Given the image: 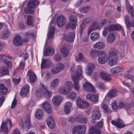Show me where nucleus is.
I'll use <instances>...</instances> for the list:
<instances>
[{
  "mask_svg": "<svg viewBox=\"0 0 134 134\" xmlns=\"http://www.w3.org/2000/svg\"><path fill=\"white\" fill-rule=\"evenodd\" d=\"M77 71H76V74L72 76V77L74 82V88L77 90H79V86L78 85L79 79L82 76V74L83 70L82 67L80 65H78L77 67Z\"/></svg>",
  "mask_w": 134,
  "mask_h": 134,
  "instance_id": "f257e3e1",
  "label": "nucleus"
},
{
  "mask_svg": "<svg viewBox=\"0 0 134 134\" xmlns=\"http://www.w3.org/2000/svg\"><path fill=\"white\" fill-rule=\"evenodd\" d=\"M40 2L37 0H30L27 3V6L25 9V12L27 14H32L35 12V8L37 7Z\"/></svg>",
  "mask_w": 134,
  "mask_h": 134,
  "instance_id": "f03ea898",
  "label": "nucleus"
},
{
  "mask_svg": "<svg viewBox=\"0 0 134 134\" xmlns=\"http://www.w3.org/2000/svg\"><path fill=\"white\" fill-rule=\"evenodd\" d=\"M127 10L131 14V17L132 18V21H129L130 17L128 15L125 16V21L126 26L128 29L131 26H134V11L133 8L130 5L127 7Z\"/></svg>",
  "mask_w": 134,
  "mask_h": 134,
  "instance_id": "7ed1b4c3",
  "label": "nucleus"
},
{
  "mask_svg": "<svg viewBox=\"0 0 134 134\" xmlns=\"http://www.w3.org/2000/svg\"><path fill=\"white\" fill-rule=\"evenodd\" d=\"M69 22L68 24L66 26L67 29H75L77 24V19L76 17L74 15H71L69 17Z\"/></svg>",
  "mask_w": 134,
  "mask_h": 134,
  "instance_id": "20e7f679",
  "label": "nucleus"
},
{
  "mask_svg": "<svg viewBox=\"0 0 134 134\" xmlns=\"http://www.w3.org/2000/svg\"><path fill=\"white\" fill-rule=\"evenodd\" d=\"M86 130V127L84 125H80L74 127L73 131V134H84Z\"/></svg>",
  "mask_w": 134,
  "mask_h": 134,
  "instance_id": "39448f33",
  "label": "nucleus"
},
{
  "mask_svg": "<svg viewBox=\"0 0 134 134\" xmlns=\"http://www.w3.org/2000/svg\"><path fill=\"white\" fill-rule=\"evenodd\" d=\"M31 124L30 117L29 116H26L22 122L20 124L21 126L24 129H29Z\"/></svg>",
  "mask_w": 134,
  "mask_h": 134,
  "instance_id": "423d86ee",
  "label": "nucleus"
},
{
  "mask_svg": "<svg viewBox=\"0 0 134 134\" xmlns=\"http://www.w3.org/2000/svg\"><path fill=\"white\" fill-rule=\"evenodd\" d=\"M66 19L63 15L58 16L56 20L57 26L60 27H62L66 24Z\"/></svg>",
  "mask_w": 134,
  "mask_h": 134,
  "instance_id": "0eeeda50",
  "label": "nucleus"
},
{
  "mask_svg": "<svg viewBox=\"0 0 134 134\" xmlns=\"http://www.w3.org/2000/svg\"><path fill=\"white\" fill-rule=\"evenodd\" d=\"M76 101L77 105L81 108H87L89 105V104L87 102L83 101L79 97H77Z\"/></svg>",
  "mask_w": 134,
  "mask_h": 134,
  "instance_id": "6e6552de",
  "label": "nucleus"
},
{
  "mask_svg": "<svg viewBox=\"0 0 134 134\" xmlns=\"http://www.w3.org/2000/svg\"><path fill=\"white\" fill-rule=\"evenodd\" d=\"M100 56L98 59L99 63L103 64L107 62L108 57L107 54L104 52H101L99 54Z\"/></svg>",
  "mask_w": 134,
  "mask_h": 134,
  "instance_id": "1a4fd4ad",
  "label": "nucleus"
},
{
  "mask_svg": "<svg viewBox=\"0 0 134 134\" xmlns=\"http://www.w3.org/2000/svg\"><path fill=\"white\" fill-rule=\"evenodd\" d=\"M83 89L86 91L92 92H94L95 91L94 87L90 83L85 82L83 84Z\"/></svg>",
  "mask_w": 134,
  "mask_h": 134,
  "instance_id": "9d476101",
  "label": "nucleus"
},
{
  "mask_svg": "<svg viewBox=\"0 0 134 134\" xmlns=\"http://www.w3.org/2000/svg\"><path fill=\"white\" fill-rule=\"evenodd\" d=\"M52 62L50 59H45L43 58L42 60L41 65V69H44L48 68L51 65Z\"/></svg>",
  "mask_w": 134,
  "mask_h": 134,
  "instance_id": "9b49d317",
  "label": "nucleus"
},
{
  "mask_svg": "<svg viewBox=\"0 0 134 134\" xmlns=\"http://www.w3.org/2000/svg\"><path fill=\"white\" fill-rule=\"evenodd\" d=\"M75 121L80 123H85L87 122V119L83 115L79 114L75 117Z\"/></svg>",
  "mask_w": 134,
  "mask_h": 134,
  "instance_id": "f8f14e48",
  "label": "nucleus"
},
{
  "mask_svg": "<svg viewBox=\"0 0 134 134\" xmlns=\"http://www.w3.org/2000/svg\"><path fill=\"white\" fill-rule=\"evenodd\" d=\"M95 66L93 63L88 64L86 67V73L88 76H90L92 73Z\"/></svg>",
  "mask_w": 134,
  "mask_h": 134,
  "instance_id": "ddd939ff",
  "label": "nucleus"
},
{
  "mask_svg": "<svg viewBox=\"0 0 134 134\" xmlns=\"http://www.w3.org/2000/svg\"><path fill=\"white\" fill-rule=\"evenodd\" d=\"M86 99L90 101L96 103H97L98 101L99 97L96 94H89L86 96Z\"/></svg>",
  "mask_w": 134,
  "mask_h": 134,
  "instance_id": "4468645a",
  "label": "nucleus"
},
{
  "mask_svg": "<svg viewBox=\"0 0 134 134\" xmlns=\"http://www.w3.org/2000/svg\"><path fill=\"white\" fill-rule=\"evenodd\" d=\"M30 87L27 84L24 86L20 92V95L23 97H24L27 95L29 91Z\"/></svg>",
  "mask_w": 134,
  "mask_h": 134,
  "instance_id": "2eb2a0df",
  "label": "nucleus"
},
{
  "mask_svg": "<svg viewBox=\"0 0 134 134\" xmlns=\"http://www.w3.org/2000/svg\"><path fill=\"white\" fill-rule=\"evenodd\" d=\"M60 51L64 57H67L69 52L68 46L67 44H64L61 47Z\"/></svg>",
  "mask_w": 134,
  "mask_h": 134,
  "instance_id": "dca6fc26",
  "label": "nucleus"
},
{
  "mask_svg": "<svg viewBox=\"0 0 134 134\" xmlns=\"http://www.w3.org/2000/svg\"><path fill=\"white\" fill-rule=\"evenodd\" d=\"M111 123L118 128H121L125 127V125L120 119H116L115 120H112Z\"/></svg>",
  "mask_w": 134,
  "mask_h": 134,
  "instance_id": "f3484780",
  "label": "nucleus"
},
{
  "mask_svg": "<svg viewBox=\"0 0 134 134\" xmlns=\"http://www.w3.org/2000/svg\"><path fill=\"white\" fill-rule=\"evenodd\" d=\"M42 107L48 113H51L52 111V109L51 104L48 102H45L43 103Z\"/></svg>",
  "mask_w": 134,
  "mask_h": 134,
  "instance_id": "a211bd4d",
  "label": "nucleus"
},
{
  "mask_svg": "<svg viewBox=\"0 0 134 134\" xmlns=\"http://www.w3.org/2000/svg\"><path fill=\"white\" fill-rule=\"evenodd\" d=\"M99 76L102 79L106 81H109L111 79V76L110 74L103 71L100 72Z\"/></svg>",
  "mask_w": 134,
  "mask_h": 134,
  "instance_id": "6ab92c4d",
  "label": "nucleus"
},
{
  "mask_svg": "<svg viewBox=\"0 0 134 134\" xmlns=\"http://www.w3.org/2000/svg\"><path fill=\"white\" fill-rule=\"evenodd\" d=\"M63 97L61 96H58L53 98L52 102L55 105H59L63 100Z\"/></svg>",
  "mask_w": 134,
  "mask_h": 134,
  "instance_id": "aec40b11",
  "label": "nucleus"
},
{
  "mask_svg": "<svg viewBox=\"0 0 134 134\" xmlns=\"http://www.w3.org/2000/svg\"><path fill=\"white\" fill-rule=\"evenodd\" d=\"M47 123L49 127L51 129L54 128L55 125L54 120L51 116L48 117Z\"/></svg>",
  "mask_w": 134,
  "mask_h": 134,
  "instance_id": "412c9836",
  "label": "nucleus"
},
{
  "mask_svg": "<svg viewBox=\"0 0 134 134\" xmlns=\"http://www.w3.org/2000/svg\"><path fill=\"white\" fill-rule=\"evenodd\" d=\"M92 117L93 120H99L100 118L101 114L100 111L98 110H95L92 112Z\"/></svg>",
  "mask_w": 134,
  "mask_h": 134,
  "instance_id": "4be33fe9",
  "label": "nucleus"
},
{
  "mask_svg": "<svg viewBox=\"0 0 134 134\" xmlns=\"http://www.w3.org/2000/svg\"><path fill=\"white\" fill-rule=\"evenodd\" d=\"M65 38L68 42H71L74 40L75 37V33L74 32L69 33L68 35H65Z\"/></svg>",
  "mask_w": 134,
  "mask_h": 134,
  "instance_id": "5701e85b",
  "label": "nucleus"
},
{
  "mask_svg": "<svg viewBox=\"0 0 134 134\" xmlns=\"http://www.w3.org/2000/svg\"><path fill=\"white\" fill-rule=\"evenodd\" d=\"M29 77V80L31 82H34L36 80V77L35 74L31 70H29L27 72Z\"/></svg>",
  "mask_w": 134,
  "mask_h": 134,
  "instance_id": "b1692460",
  "label": "nucleus"
},
{
  "mask_svg": "<svg viewBox=\"0 0 134 134\" xmlns=\"http://www.w3.org/2000/svg\"><path fill=\"white\" fill-rule=\"evenodd\" d=\"M117 91L114 89H111L108 92L107 96L108 99H110L116 96Z\"/></svg>",
  "mask_w": 134,
  "mask_h": 134,
  "instance_id": "393cba45",
  "label": "nucleus"
},
{
  "mask_svg": "<svg viewBox=\"0 0 134 134\" xmlns=\"http://www.w3.org/2000/svg\"><path fill=\"white\" fill-rule=\"evenodd\" d=\"M105 44L103 42H98L94 44L93 47L95 49H97L99 50L103 49L105 47Z\"/></svg>",
  "mask_w": 134,
  "mask_h": 134,
  "instance_id": "a878e982",
  "label": "nucleus"
},
{
  "mask_svg": "<svg viewBox=\"0 0 134 134\" xmlns=\"http://www.w3.org/2000/svg\"><path fill=\"white\" fill-rule=\"evenodd\" d=\"M54 52V51L51 46L47 48L44 52V54L45 56H51L53 55Z\"/></svg>",
  "mask_w": 134,
  "mask_h": 134,
  "instance_id": "bb28decb",
  "label": "nucleus"
},
{
  "mask_svg": "<svg viewBox=\"0 0 134 134\" xmlns=\"http://www.w3.org/2000/svg\"><path fill=\"white\" fill-rule=\"evenodd\" d=\"M72 105V104L70 102H68L65 103L64 110L65 113L69 114L70 113Z\"/></svg>",
  "mask_w": 134,
  "mask_h": 134,
  "instance_id": "cd10ccee",
  "label": "nucleus"
},
{
  "mask_svg": "<svg viewBox=\"0 0 134 134\" xmlns=\"http://www.w3.org/2000/svg\"><path fill=\"white\" fill-rule=\"evenodd\" d=\"M13 43L16 46L21 45L23 44V41H21L20 37H15L13 40Z\"/></svg>",
  "mask_w": 134,
  "mask_h": 134,
  "instance_id": "c85d7f7f",
  "label": "nucleus"
},
{
  "mask_svg": "<svg viewBox=\"0 0 134 134\" xmlns=\"http://www.w3.org/2000/svg\"><path fill=\"white\" fill-rule=\"evenodd\" d=\"M9 72V69L6 66H3L0 68V77L8 74Z\"/></svg>",
  "mask_w": 134,
  "mask_h": 134,
  "instance_id": "c756f323",
  "label": "nucleus"
},
{
  "mask_svg": "<svg viewBox=\"0 0 134 134\" xmlns=\"http://www.w3.org/2000/svg\"><path fill=\"white\" fill-rule=\"evenodd\" d=\"M0 132H2L3 134H8V128L5 123H2Z\"/></svg>",
  "mask_w": 134,
  "mask_h": 134,
  "instance_id": "7c9ffc66",
  "label": "nucleus"
},
{
  "mask_svg": "<svg viewBox=\"0 0 134 134\" xmlns=\"http://www.w3.org/2000/svg\"><path fill=\"white\" fill-rule=\"evenodd\" d=\"M99 33L97 32H94L92 33L90 36L91 40L93 41H95L99 39Z\"/></svg>",
  "mask_w": 134,
  "mask_h": 134,
  "instance_id": "2f4dec72",
  "label": "nucleus"
},
{
  "mask_svg": "<svg viewBox=\"0 0 134 134\" xmlns=\"http://www.w3.org/2000/svg\"><path fill=\"white\" fill-rule=\"evenodd\" d=\"M26 23L28 26L32 25L33 23V19L32 16L28 15L26 19Z\"/></svg>",
  "mask_w": 134,
  "mask_h": 134,
  "instance_id": "473e14b6",
  "label": "nucleus"
},
{
  "mask_svg": "<svg viewBox=\"0 0 134 134\" xmlns=\"http://www.w3.org/2000/svg\"><path fill=\"white\" fill-rule=\"evenodd\" d=\"M118 52L117 50L115 49H112L109 52V57L115 58H118Z\"/></svg>",
  "mask_w": 134,
  "mask_h": 134,
  "instance_id": "72a5a7b5",
  "label": "nucleus"
},
{
  "mask_svg": "<svg viewBox=\"0 0 134 134\" xmlns=\"http://www.w3.org/2000/svg\"><path fill=\"white\" fill-rule=\"evenodd\" d=\"M8 89L4 84H0V93L2 95L5 94L7 93Z\"/></svg>",
  "mask_w": 134,
  "mask_h": 134,
  "instance_id": "f704fd0d",
  "label": "nucleus"
},
{
  "mask_svg": "<svg viewBox=\"0 0 134 134\" xmlns=\"http://www.w3.org/2000/svg\"><path fill=\"white\" fill-rule=\"evenodd\" d=\"M55 30V28L54 26H52L50 28V31L48 33L47 37L48 39L51 40L53 39V36Z\"/></svg>",
  "mask_w": 134,
  "mask_h": 134,
  "instance_id": "c9c22d12",
  "label": "nucleus"
},
{
  "mask_svg": "<svg viewBox=\"0 0 134 134\" xmlns=\"http://www.w3.org/2000/svg\"><path fill=\"white\" fill-rule=\"evenodd\" d=\"M115 37V35L112 32H110L109 35L107 39L108 42L110 43H112L114 41Z\"/></svg>",
  "mask_w": 134,
  "mask_h": 134,
  "instance_id": "e433bc0d",
  "label": "nucleus"
},
{
  "mask_svg": "<svg viewBox=\"0 0 134 134\" xmlns=\"http://www.w3.org/2000/svg\"><path fill=\"white\" fill-rule=\"evenodd\" d=\"M43 114L44 113L43 111L40 109L36 111L35 116L37 119H41L42 118Z\"/></svg>",
  "mask_w": 134,
  "mask_h": 134,
  "instance_id": "4c0bfd02",
  "label": "nucleus"
},
{
  "mask_svg": "<svg viewBox=\"0 0 134 134\" xmlns=\"http://www.w3.org/2000/svg\"><path fill=\"white\" fill-rule=\"evenodd\" d=\"M100 131H99V129L97 130L95 127L94 128L92 127L88 131L89 134H100Z\"/></svg>",
  "mask_w": 134,
  "mask_h": 134,
  "instance_id": "58836bf2",
  "label": "nucleus"
},
{
  "mask_svg": "<svg viewBox=\"0 0 134 134\" xmlns=\"http://www.w3.org/2000/svg\"><path fill=\"white\" fill-rule=\"evenodd\" d=\"M112 58L109 57L108 63L109 65L110 66H113L116 63L118 58Z\"/></svg>",
  "mask_w": 134,
  "mask_h": 134,
  "instance_id": "ea45409f",
  "label": "nucleus"
},
{
  "mask_svg": "<svg viewBox=\"0 0 134 134\" xmlns=\"http://www.w3.org/2000/svg\"><path fill=\"white\" fill-rule=\"evenodd\" d=\"M86 27V25L84 24H81L80 26L79 30L78 31L77 35L80 37L81 36L83 32V30Z\"/></svg>",
  "mask_w": 134,
  "mask_h": 134,
  "instance_id": "a19ab883",
  "label": "nucleus"
},
{
  "mask_svg": "<svg viewBox=\"0 0 134 134\" xmlns=\"http://www.w3.org/2000/svg\"><path fill=\"white\" fill-rule=\"evenodd\" d=\"M77 93L74 91L71 92L67 96L68 98L71 99H75L77 96Z\"/></svg>",
  "mask_w": 134,
  "mask_h": 134,
  "instance_id": "79ce46f5",
  "label": "nucleus"
},
{
  "mask_svg": "<svg viewBox=\"0 0 134 134\" xmlns=\"http://www.w3.org/2000/svg\"><path fill=\"white\" fill-rule=\"evenodd\" d=\"M96 87L101 90H104L106 89V87L104 84L102 82L98 83L96 85Z\"/></svg>",
  "mask_w": 134,
  "mask_h": 134,
  "instance_id": "37998d69",
  "label": "nucleus"
},
{
  "mask_svg": "<svg viewBox=\"0 0 134 134\" xmlns=\"http://www.w3.org/2000/svg\"><path fill=\"white\" fill-rule=\"evenodd\" d=\"M103 108L104 110V112L106 114H110L111 113V109L108 108L107 105L104 104L103 106Z\"/></svg>",
  "mask_w": 134,
  "mask_h": 134,
  "instance_id": "c03bdc74",
  "label": "nucleus"
},
{
  "mask_svg": "<svg viewBox=\"0 0 134 134\" xmlns=\"http://www.w3.org/2000/svg\"><path fill=\"white\" fill-rule=\"evenodd\" d=\"M122 71V69L119 67H117L110 70L111 72L113 73L119 72Z\"/></svg>",
  "mask_w": 134,
  "mask_h": 134,
  "instance_id": "a18cd8bd",
  "label": "nucleus"
},
{
  "mask_svg": "<svg viewBox=\"0 0 134 134\" xmlns=\"http://www.w3.org/2000/svg\"><path fill=\"white\" fill-rule=\"evenodd\" d=\"M70 91V90L69 88L65 87L64 86L61 91V93L65 95L66 94H68Z\"/></svg>",
  "mask_w": 134,
  "mask_h": 134,
  "instance_id": "49530a36",
  "label": "nucleus"
},
{
  "mask_svg": "<svg viewBox=\"0 0 134 134\" xmlns=\"http://www.w3.org/2000/svg\"><path fill=\"white\" fill-rule=\"evenodd\" d=\"M97 51L93 49H91L90 52V55L93 58H94L97 55Z\"/></svg>",
  "mask_w": 134,
  "mask_h": 134,
  "instance_id": "de8ad7c7",
  "label": "nucleus"
},
{
  "mask_svg": "<svg viewBox=\"0 0 134 134\" xmlns=\"http://www.w3.org/2000/svg\"><path fill=\"white\" fill-rule=\"evenodd\" d=\"M56 67L60 71L64 69L65 66L63 63H59L57 64Z\"/></svg>",
  "mask_w": 134,
  "mask_h": 134,
  "instance_id": "09e8293b",
  "label": "nucleus"
},
{
  "mask_svg": "<svg viewBox=\"0 0 134 134\" xmlns=\"http://www.w3.org/2000/svg\"><path fill=\"white\" fill-rule=\"evenodd\" d=\"M97 22L96 21H95L93 23L92 25L91 26L90 28H91L92 30H94L98 29L99 26V25H97Z\"/></svg>",
  "mask_w": 134,
  "mask_h": 134,
  "instance_id": "8fccbe9b",
  "label": "nucleus"
},
{
  "mask_svg": "<svg viewBox=\"0 0 134 134\" xmlns=\"http://www.w3.org/2000/svg\"><path fill=\"white\" fill-rule=\"evenodd\" d=\"M133 102H131L129 104L127 103H125V109L128 110L130 109L131 107H133Z\"/></svg>",
  "mask_w": 134,
  "mask_h": 134,
  "instance_id": "3c124183",
  "label": "nucleus"
},
{
  "mask_svg": "<svg viewBox=\"0 0 134 134\" xmlns=\"http://www.w3.org/2000/svg\"><path fill=\"white\" fill-rule=\"evenodd\" d=\"M64 86L69 88L70 90L72 88L73 83L70 81H68L66 82Z\"/></svg>",
  "mask_w": 134,
  "mask_h": 134,
  "instance_id": "603ef678",
  "label": "nucleus"
},
{
  "mask_svg": "<svg viewBox=\"0 0 134 134\" xmlns=\"http://www.w3.org/2000/svg\"><path fill=\"white\" fill-rule=\"evenodd\" d=\"M59 80L58 79H56L53 80L51 85V86L53 87L57 86L59 82Z\"/></svg>",
  "mask_w": 134,
  "mask_h": 134,
  "instance_id": "864d4df0",
  "label": "nucleus"
},
{
  "mask_svg": "<svg viewBox=\"0 0 134 134\" xmlns=\"http://www.w3.org/2000/svg\"><path fill=\"white\" fill-rule=\"evenodd\" d=\"M115 30H120L122 32L123 35L124 36L125 33L123 29L122 28V27L119 24H115Z\"/></svg>",
  "mask_w": 134,
  "mask_h": 134,
  "instance_id": "5fc2aeb1",
  "label": "nucleus"
},
{
  "mask_svg": "<svg viewBox=\"0 0 134 134\" xmlns=\"http://www.w3.org/2000/svg\"><path fill=\"white\" fill-rule=\"evenodd\" d=\"M103 124V122L102 121L99 122L97 123L95 125V127L96 128V129L97 130L98 129L99 131H100V129L102 128Z\"/></svg>",
  "mask_w": 134,
  "mask_h": 134,
  "instance_id": "6e6d98bb",
  "label": "nucleus"
},
{
  "mask_svg": "<svg viewBox=\"0 0 134 134\" xmlns=\"http://www.w3.org/2000/svg\"><path fill=\"white\" fill-rule=\"evenodd\" d=\"M107 28L108 29V31L109 32L115 30V24H111L109 25Z\"/></svg>",
  "mask_w": 134,
  "mask_h": 134,
  "instance_id": "4d7b16f0",
  "label": "nucleus"
},
{
  "mask_svg": "<svg viewBox=\"0 0 134 134\" xmlns=\"http://www.w3.org/2000/svg\"><path fill=\"white\" fill-rule=\"evenodd\" d=\"M54 59L57 62H60L62 59V57L59 53H57L55 55Z\"/></svg>",
  "mask_w": 134,
  "mask_h": 134,
  "instance_id": "13d9d810",
  "label": "nucleus"
},
{
  "mask_svg": "<svg viewBox=\"0 0 134 134\" xmlns=\"http://www.w3.org/2000/svg\"><path fill=\"white\" fill-rule=\"evenodd\" d=\"M112 108L114 110L116 111L118 108V106L117 105V103L116 101L113 102L111 104Z\"/></svg>",
  "mask_w": 134,
  "mask_h": 134,
  "instance_id": "bf43d9fd",
  "label": "nucleus"
},
{
  "mask_svg": "<svg viewBox=\"0 0 134 134\" xmlns=\"http://www.w3.org/2000/svg\"><path fill=\"white\" fill-rule=\"evenodd\" d=\"M106 20L105 19L101 20L98 23V25L100 27L103 26L104 25L106 24Z\"/></svg>",
  "mask_w": 134,
  "mask_h": 134,
  "instance_id": "052dcab7",
  "label": "nucleus"
},
{
  "mask_svg": "<svg viewBox=\"0 0 134 134\" xmlns=\"http://www.w3.org/2000/svg\"><path fill=\"white\" fill-rule=\"evenodd\" d=\"M52 94V93L48 90L43 93L44 97L46 98H49Z\"/></svg>",
  "mask_w": 134,
  "mask_h": 134,
  "instance_id": "680f3d73",
  "label": "nucleus"
},
{
  "mask_svg": "<svg viewBox=\"0 0 134 134\" xmlns=\"http://www.w3.org/2000/svg\"><path fill=\"white\" fill-rule=\"evenodd\" d=\"M20 78H19L18 79L13 78L12 79V81L14 85H16L20 83Z\"/></svg>",
  "mask_w": 134,
  "mask_h": 134,
  "instance_id": "e2e57ef3",
  "label": "nucleus"
},
{
  "mask_svg": "<svg viewBox=\"0 0 134 134\" xmlns=\"http://www.w3.org/2000/svg\"><path fill=\"white\" fill-rule=\"evenodd\" d=\"M83 24H88L91 21V19L89 18H85L82 20Z\"/></svg>",
  "mask_w": 134,
  "mask_h": 134,
  "instance_id": "0e129e2a",
  "label": "nucleus"
},
{
  "mask_svg": "<svg viewBox=\"0 0 134 134\" xmlns=\"http://www.w3.org/2000/svg\"><path fill=\"white\" fill-rule=\"evenodd\" d=\"M89 6H87L82 8L81 9V12L86 13L89 10Z\"/></svg>",
  "mask_w": 134,
  "mask_h": 134,
  "instance_id": "69168bd1",
  "label": "nucleus"
},
{
  "mask_svg": "<svg viewBox=\"0 0 134 134\" xmlns=\"http://www.w3.org/2000/svg\"><path fill=\"white\" fill-rule=\"evenodd\" d=\"M0 61L2 63H4V62L7 60V57L5 55H0Z\"/></svg>",
  "mask_w": 134,
  "mask_h": 134,
  "instance_id": "338daca9",
  "label": "nucleus"
},
{
  "mask_svg": "<svg viewBox=\"0 0 134 134\" xmlns=\"http://www.w3.org/2000/svg\"><path fill=\"white\" fill-rule=\"evenodd\" d=\"M47 90V87L44 85L42 84L41 88L40 89V91L42 93H44Z\"/></svg>",
  "mask_w": 134,
  "mask_h": 134,
  "instance_id": "774afa93",
  "label": "nucleus"
}]
</instances>
